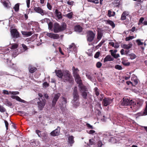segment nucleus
Masks as SVG:
<instances>
[{
    "mask_svg": "<svg viewBox=\"0 0 147 147\" xmlns=\"http://www.w3.org/2000/svg\"><path fill=\"white\" fill-rule=\"evenodd\" d=\"M22 46L24 49L25 50V51H26L28 49V47L25 45L23 44L22 45Z\"/></svg>",
    "mask_w": 147,
    "mask_h": 147,
    "instance_id": "052dcab7",
    "label": "nucleus"
},
{
    "mask_svg": "<svg viewBox=\"0 0 147 147\" xmlns=\"http://www.w3.org/2000/svg\"><path fill=\"white\" fill-rule=\"evenodd\" d=\"M4 123H5V126L6 127V129L7 130L9 125V123L8 122L5 120H4Z\"/></svg>",
    "mask_w": 147,
    "mask_h": 147,
    "instance_id": "864d4df0",
    "label": "nucleus"
},
{
    "mask_svg": "<svg viewBox=\"0 0 147 147\" xmlns=\"http://www.w3.org/2000/svg\"><path fill=\"white\" fill-rule=\"evenodd\" d=\"M5 104L8 106H11L12 105V103L7 99H6L5 101Z\"/></svg>",
    "mask_w": 147,
    "mask_h": 147,
    "instance_id": "4c0bfd02",
    "label": "nucleus"
},
{
    "mask_svg": "<svg viewBox=\"0 0 147 147\" xmlns=\"http://www.w3.org/2000/svg\"><path fill=\"white\" fill-rule=\"evenodd\" d=\"M136 42L138 45H143V43L141 41L140 39H137L136 40Z\"/></svg>",
    "mask_w": 147,
    "mask_h": 147,
    "instance_id": "3c124183",
    "label": "nucleus"
},
{
    "mask_svg": "<svg viewBox=\"0 0 147 147\" xmlns=\"http://www.w3.org/2000/svg\"><path fill=\"white\" fill-rule=\"evenodd\" d=\"M41 136L42 137L40 138L44 140H46L47 139V135L45 133H43L42 134Z\"/></svg>",
    "mask_w": 147,
    "mask_h": 147,
    "instance_id": "f704fd0d",
    "label": "nucleus"
},
{
    "mask_svg": "<svg viewBox=\"0 0 147 147\" xmlns=\"http://www.w3.org/2000/svg\"><path fill=\"white\" fill-rule=\"evenodd\" d=\"M47 35L50 38L53 39H59V36L57 34H55L52 33H47Z\"/></svg>",
    "mask_w": 147,
    "mask_h": 147,
    "instance_id": "f8f14e48",
    "label": "nucleus"
},
{
    "mask_svg": "<svg viewBox=\"0 0 147 147\" xmlns=\"http://www.w3.org/2000/svg\"><path fill=\"white\" fill-rule=\"evenodd\" d=\"M76 48V46L74 43H72L67 48L68 52L69 53L70 52L73 51Z\"/></svg>",
    "mask_w": 147,
    "mask_h": 147,
    "instance_id": "dca6fc26",
    "label": "nucleus"
},
{
    "mask_svg": "<svg viewBox=\"0 0 147 147\" xmlns=\"http://www.w3.org/2000/svg\"><path fill=\"white\" fill-rule=\"evenodd\" d=\"M105 40H102L101 42L97 46V47H101L102 45L105 42Z\"/></svg>",
    "mask_w": 147,
    "mask_h": 147,
    "instance_id": "603ef678",
    "label": "nucleus"
},
{
    "mask_svg": "<svg viewBox=\"0 0 147 147\" xmlns=\"http://www.w3.org/2000/svg\"><path fill=\"white\" fill-rule=\"evenodd\" d=\"M26 3H27V7L28 8H29L30 7V0H26Z\"/></svg>",
    "mask_w": 147,
    "mask_h": 147,
    "instance_id": "e2e57ef3",
    "label": "nucleus"
},
{
    "mask_svg": "<svg viewBox=\"0 0 147 147\" xmlns=\"http://www.w3.org/2000/svg\"><path fill=\"white\" fill-rule=\"evenodd\" d=\"M55 14L56 15L58 20L62 19L63 17L61 13L57 9H56L55 11Z\"/></svg>",
    "mask_w": 147,
    "mask_h": 147,
    "instance_id": "6ab92c4d",
    "label": "nucleus"
},
{
    "mask_svg": "<svg viewBox=\"0 0 147 147\" xmlns=\"http://www.w3.org/2000/svg\"><path fill=\"white\" fill-rule=\"evenodd\" d=\"M28 68L29 71L31 73H34L37 70V69L36 67L31 65H29Z\"/></svg>",
    "mask_w": 147,
    "mask_h": 147,
    "instance_id": "412c9836",
    "label": "nucleus"
},
{
    "mask_svg": "<svg viewBox=\"0 0 147 147\" xmlns=\"http://www.w3.org/2000/svg\"><path fill=\"white\" fill-rule=\"evenodd\" d=\"M102 65V63L100 62H97L96 64V66L97 67L100 68Z\"/></svg>",
    "mask_w": 147,
    "mask_h": 147,
    "instance_id": "49530a36",
    "label": "nucleus"
},
{
    "mask_svg": "<svg viewBox=\"0 0 147 147\" xmlns=\"http://www.w3.org/2000/svg\"><path fill=\"white\" fill-rule=\"evenodd\" d=\"M114 59L112 58L110 55H107L105 58L104 60V62L105 63L107 61H113Z\"/></svg>",
    "mask_w": 147,
    "mask_h": 147,
    "instance_id": "393cba45",
    "label": "nucleus"
},
{
    "mask_svg": "<svg viewBox=\"0 0 147 147\" xmlns=\"http://www.w3.org/2000/svg\"><path fill=\"white\" fill-rule=\"evenodd\" d=\"M43 85L45 87H48L49 86V84L47 82H45L44 83H43Z\"/></svg>",
    "mask_w": 147,
    "mask_h": 147,
    "instance_id": "bf43d9fd",
    "label": "nucleus"
},
{
    "mask_svg": "<svg viewBox=\"0 0 147 147\" xmlns=\"http://www.w3.org/2000/svg\"><path fill=\"white\" fill-rule=\"evenodd\" d=\"M34 10L36 12L42 15H44L43 10L40 7H35Z\"/></svg>",
    "mask_w": 147,
    "mask_h": 147,
    "instance_id": "2eb2a0df",
    "label": "nucleus"
},
{
    "mask_svg": "<svg viewBox=\"0 0 147 147\" xmlns=\"http://www.w3.org/2000/svg\"><path fill=\"white\" fill-rule=\"evenodd\" d=\"M61 94L60 93H58L55 94L53 97V100L52 102V106L53 107H54L56 104L57 102L60 97Z\"/></svg>",
    "mask_w": 147,
    "mask_h": 147,
    "instance_id": "1a4fd4ad",
    "label": "nucleus"
},
{
    "mask_svg": "<svg viewBox=\"0 0 147 147\" xmlns=\"http://www.w3.org/2000/svg\"><path fill=\"white\" fill-rule=\"evenodd\" d=\"M86 126L89 128L92 129H93V127L89 123H87L86 124Z\"/></svg>",
    "mask_w": 147,
    "mask_h": 147,
    "instance_id": "13d9d810",
    "label": "nucleus"
},
{
    "mask_svg": "<svg viewBox=\"0 0 147 147\" xmlns=\"http://www.w3.org/2000/svg\"><path fill=\"white\" fill-rule=\"evenodd\" d=\"M61 128L59 126H58L57 128L55 130L52 131L51 133V134L53 136H58L60 133Z\"/></svg>",
    "mask_w": 147,
    "mask_h": 147,
    "instance_id": "9b49d317",
    "label": "nucleus"
},
{
    "mask_svg": "<svg viewBox=\"0 0 147 147\" xmlns=\"http://www.w3.org/2000/svg\"><path fill=\"white\" fill-rule=\"evenodd\" d=\"M97 144L98 147H101L102 145V142L100 141L98 142Z\"/></svg>",
    "mask_w": 147,
    "mask_h": 147,
    "instance_id": "0e129e2a",
    "label": "nucleus"
},
{
    "mask_svg": "<svg viewBox=\"0 0 147 147\" xmlns=\"http://www.w3.org/2000/svg\"><path fill=\"white\" fill-rule=\"evenodd\" d=\"M115 68L117 69L121 70L122 69V67L119 65H116L115 66Z\"/></svg>",
    "mask_w": 147,
    "mask_h": 147,
    "instance_id": "09e8293b",
    "label": "nucleus"
},
{
    "mask_svg": "<svg viewBox=\"0 0 147 147\" xmlns=\"http://www.w3.org/2000/svg\"><path fill=\"white\" fill-rule=\"evenodd\" d=\"M100 54V53L99 51L96 52L94 56V58H98L99 57Z\"/></svg>",
    "mask_w": 147,
    "mask_h": 147,
    "instance_id": "de8ad7c7",
    "label": "nucleus"
},
{
    "mask_svg": "<svg viewBox=\"0 0 147 147\" xmlns=\"http://www.w3.org/2000/svg\"><path fill=\"white\" fill-rule=\"evenodd\" d=\"M12 98L15 99L17 100L24 103H26V101L21 99L19 96H11Z\"/></svg>",
    "mask_w": 147,
    "mask_h": 147,
    "instance_id": "5701e85b",
    "label": "nucleus"
},
{
    "mask_svg": "<svg viewBox=\"0 0 147 147\" xmlns=\"http://www.w3.org/2000/svg\"><path fill=\"white\" fill-rule=\"evenodd\" d=\"M73 99L72 100V103L74 106L76 107L78 106L79 104V95L78 90L76 87H75L73 93Z\"/></svg>",
    "mask_w": 147,
    "mask_h": 147,
    "instance_id": "7ed1b4c3",
    "label": "nucleus"
},
{
    "mask_svg": "<svg viewBox=\"0 0 147 147\" xmlns=\"http://www.w3.org/2000/svg\"><path fill=\"white\" fill-rule=\"evenodd\" d=\"M36 133L38 135L39 137H42V134H41V131L38 130H36L35 131Z\"/></svg>",
    "mask_w": 147,
    "mask_h": 147,
    "instance_id": "a19ab883",
    "label": "nucleus"
},
{
    "mask_svg": "<svg viewBox=\"0 0 147 147\" xmlns=\"http://www.w3.org/2000/svg\"><path fill=\"white\" fill-rule=\"evenodd\" d=\"M11 34L13 38H17L20 37V34L16 29H13L10 31Z\"/></svg>",
    "mask_w": 147,
    "mask_h": 147,
    "instance_id": "9d476101",
    "label": "nucleus"
},
{
    "mask_svg": "<svg viewBox=\"0 0 147 147\" xmlns=\"http://www.w3.org/2000/svg\"><path fill=\"white\" fill-rule=\"evenodd\" d=\"M114 47L115 49H117L119 47V45L117 42L115 43V45H114Z\"/></svg>",
    "mask_w": 147,
    "mask_h": 147,
    "instance_id": "774afa93",
    "label": "nucleus"
},
{
    "mask_svg": "<svg viewBox=\"0 0 147 147\" xmlns=\"http://www.w3.org/2000/svg\"><path fill=\"white\" fill-rule=\"evenodd\" d=\"M134 38L133 36H129L128 37H127L125 38V40L126 41H128L131 39H132Z\"/></svg>",
    "mask_w": 147,
    "mask_h": 147,
    "instance_id": "a18cd8bd",
    "label": "nucleus"
},
{
    "mask_svg": "<svg viewBox=\"0 0 147 147\" xmlns=\"http://www.w3.org/2000/svg\"><path fill=\"white\" fill-rule=\"evenodd\" d=\"M6 111L5 109L3 106L0 105V111L1 113H3Z\"/></svg>",
    "mask_w": 147,
    "mask_h": 147,
    "instance_id": "ea45409f",
    "label": "nucleus"
},
{
    "mask_svg": "<svg viewBox=\"0 0 147 147\" xmlns=\"http://www.w3.org/2000/svg\"><path fill=\"white\" fill-rule=\"evenodd\" d=\"M18 47V45L16 43L13 44L11 45L10 48L12 49H14L17 48Z\"/></svg>",
    "mask_w": 147,
    "mask_h": 147,
    "instance_id": "72a5a7b5",
    "label": "nucleus"
},
{
    "mask_svg": "<svg viewBox=\"0 0 147 147\" xmlns=\"http://www.w3.org/2000/svg\"><path fill=\"white\" fill-rule=\"evenodd\" d=\"M74 30L76 31L80 32L82 31V28L80 25H77L75 26Z\"/></svg>",
    "mask_w": 147,
    "mask_h": 147,
    "instance_id": "a878e982",
    "label": "nucleus"
},
{
    "mask_svg": "<svg viewBox=\"0 0 147 147\" xmlns=\"http://www.w3.org/2000/svg\"><path fill=\"white\" fill-rule=\"evenodd\" d=\"M95 112L96 114L98 115H101V111L98 109H96L95 110Z\"/></svg>",
    "mask_w": 147,
    "mask_h": 147,
    "instance_id": "c03bdc74",
    "label": "nucleus"
},
{
    "mask_svg": "<svg viewBox=\"0 0 147 147\" xmlns=\"http://www.w3.org/2000/svg\"><path fill=\"white\" fill-rule=\"evenodd\" d=\"M94 90L96 95L97 96H98L99 94V93L98 90V88L97 87H96L94 89Z\"/></svg>",
    "mask_w": 147,
    "mask_h": 147,
    "instance_id": "37998d69",
    "label": "nucleus"
},
{
    "mask_svg": "<svg viewBox=\"0 0 147 147\" xmlns=\"http://www.w3.org/2000/svg\"><path fill=\"white\" fill-rule=\"evenodd\" d=\"M132 46L131 44L129 43L128 45L123 44L122 47L125 49H129L131 48Z\"/></svg>",
    "mask_w": 147,
    "mask_h": 147,
    "instance_id": "c85d7f7f",
    "label": "nucleus"
},
{
    "mask_svg": "<svg viewBox=\"0 0 147 147\" xmlns=\"http://www.w3.org/2000/svg\"><path fill=\"white\" fill-rule=\"evenodd\" d=\"M46 100L44 98H38L37 102L38 109L40 110H42L46 105Z\"/></svg>",
    "mask_w": 147,
    "mask_h": 147,
    "instance_id": "423d86ee",
    "label": "nucleus"
},
{
    "mask_svg": "<svg viewBox=\"0 0 147 147\" xmlns=\"http://www.w3.org/2000/svg\"><path fill=\"white\" fill-rule=\"evenodd\" d=\"M86 91L81 92L82 96L84 99H86L87 98V93Z\"/></svg>",
    "mask_w": 147,
    "mask_h": 147,
    "instance_id": "7c9ffc66",
    "label": "nucleus"
},
{
    "mask_svg": "<svg viewBox=\"0 0 147 147\" xmlns=\"http://www.w3.org/2000/svg\"><path fill=\"white\" fill-rule=\"evenodd\" d=\"M88 2L94 3L97 4L99 3V0H87Z\"/></svg>",
    "mask_w": 147,
    "mask_h": 147,
    "instance_id": "58836bf2",
    "label": "nucleus"
},
{
    "mask_svg": "<svg viewBox=\"0 0 147 147\" xmlns=\"http://www.w3.org/2000/svg\"><path fill=\"white\" fill-rule=\"evenodd\" d=\"M9 55L6 54L3 55V57H2V59L3 60H6L7 61V62L9 59Z\"/></svg>",
    "mask_w": 147,
    "mask_h": 147,
    "instance_id": "473e14b6",
    "label": "nucleus"
},
{
    "mask_svg": "<svg viewBox=\"0 0 147 147\" xmlns=\"http://www.w3.org/2000/svg\"><path fill=\"white\" fill-rule=\"evenodd\" d=\"M9 93L12 94L16 95V94H19V92H18L16 91V92H11L9 91Z\"/></svg>",
    "mask_w": 147,
    "mask_h": 147,
    "instance_id": "5fc2aeb1",
    "label": "nucleus"
},
{
    "mask_svg": "<svg viewBox=\"0 0 147 147\" xmlns=\"http://www.w3.org/2000/svg\"><path fill=\"white\" fill-rule=\"evenodd\" d=\"M145 103L146 107L144 110L138 113L137 115L138 116H141L147 115V101L145 102Z\"/></svg>",
    "mask_w": 147,
    "mask_h": 147,
    "instance_id": "4468645a",
    "label": "nucleus"
},
{
    "mask_svg": "<svg viewBox=\"0 0 147 147\" xmlns=\"http://www.w3.org/2000/svg\"><path fill=\"white\" fill-rule=\"evenodd\" d=\"M128 56L130 57V59H134L136 57V56L133 53L129 54Z\"/></svg>",
    "mask_w": 147,
    "mask_h": 147,
    "instance_id": "2f4dec72",
    "label": "nucleus"
},
{
    "mask_svg": "<svg viewBox=\"0 0 147 147\" xmlns=\"http://www.w3.org/2000/svg\"><path fill=\"white\" fill-rule=\"evenodd\" d=\"M63 76L64 82H68L69 83H71L74 81L72 76L68 71H66L63 72Z\"/></svg>",
    "mask_w": 147,
    "mask_h": 147,
    "instance_id": "20e7f679",
    "label": "nucleus"
},
{
    "mask_svg": "<svg viewBox=\"0 0 147 147\" xmlns=\"http://www.w3.org/2000/svg\"><path fill=\"white\" fill-rule=\"evenodd\" d=\"M72 15L73 13L72 12H71L66 15V17L70 19L72 18Z\"/></svg>",
    "mask_w": 147,
    "mask_h": 147,
    "instance_id": "79ce46f5",
    "label": "nucleus"
},
{
    "mask_svg": "<svg viewBox=\"0 0 147 147\" xmlns=\"http://www.w3.org/2000/svg\"><path fill=\"white\" fill-rule=\"evenodd\" d=\"M115 14V11H112L111 10H109L108 11L107 16L109 17H111L112 16H114Z\"/></svg>",
    "mask_w": 147,
    "mask_h": 147,
    "instance_id": "cd10ccee",
    "label": "nucleus"
},
{
    "mask_svg": "<svg viewBox=\"0 0 147 147\" xmlns=\"http://www.w3.org/2000/svg\"><path fill=\"white\" fill-rule=\"evenodd\" d=\"M44 21L45 22H46L48 24H49V23L50 22H51L50 21V20L49 19L47 18H45L44 19Z\"/></svg>",
    "mask_w": 147,
    "mask_h": 147,
    "instance_id": "69168bd1",
    "label": "nucleus"
},
{
    "mask_svg": "<svg viewBox=\"0 0 147 147\" xmlns=\"http://www.w3.org/2000/svg\"><path fill=\"white\" fill-rule=\"evenodd\" d=\"M102 35L101 33H99L98 34L97 38L99 40H100L102 38Z\"/></svg>",
    "mask_w": 147,
    "mask_h": 147,
    "instance_id": "8fccbe9b",
    "label": "nucleus"
},
{
    "mask_svg": "<svg viewBox=\"0 0 147 147\" xmlns=\"http://www.w3.org/2000/svg\"><path fill=\"white\" fill-rule=\"evenodd\" d=\"M48 28L49 30H52L53 28V23L52 22H50L48 24Z\"/></svg>",
    "mask_w": 147,
    "mask_h": 147,
    "instance_id": "c9c22d12",
    "label": "nucleus"
},
{
    "mask_svg": "<svg viewBox=\"0 0 147 147\" xmlns=\"http://www.w3.org/2000/svg\"><path fill=\"white\" fill-rule=\"evenodd\" d=\"M62 101L61 102V103L60 104H59V105H60V107H64V106L65 107H66V104L67 103V100L66 98H65L64 97H62Z\"/></svg>",
    "mask_w": 147,
    "mask_h": 147,
    "instance_id": "b1692460",
    "label": "nucleus"
},
{
    "mask_svg": "<svg viewBox=\"0 0 147 147\" xmlns=\"http://www.w3.org/2000/svg\"><path fill=\"white\" fill-rule=\"evenodd\" d=\"M128 15L127 12L125 11L123 12L121 16V19L123 20H125L126 19V16Z\"/></svg>",
    "mask_w": 147,
    "mask_h": 147,
    "instance_id": "bb28decb",
    "label": "nucleus"
},
{
    "mask_svg": "<svg viewBox=\"0 0 147 147\" xmlns=\"http://www.w3.org/2000/svg\"><path fill=\"white\" fill-rule=\"evenodd\" d=\"M79 82H77L79 84L78 87L80 89V91H87V90L86 86H84L82 84V80H81V82L78 81Z\"/></svg>",
    "mask_w": 147,
    "mask_h": 147,
    "instance_id": "ddd939ff",
    "label": "nucleus"
},
{
    "mask_svg": "<svg viewBox=\"0 0 147 147\" xmlns=\"http://www.w3.org/2000/svg\"><path fill=\"white\" fill-rule=\"evenodd\" d=\"M104 21L106 24H108L111 26L112 28L115 27V24L113 21L110 20H105Z\"/></svg>",
    "mask_w": 147,
    "mask_h": 147,
    "instance_id": "aec40b11",
    "label": "nucleus"
},
{
    "mask_svg": "<svg viewBox=\"0 0 147 147\" xmlns=\"http://www.w3.org/2000/svg\"><path fill=\"white\" fill-rule=\"evenodd\" d=\"M74 138L72 136H69L68 138V142L71 146H72L74 142Z\"/></svg>",
    "mask_w": 147,
    "mask_h": 147,
    "instance_id": "4be33fe9",
    "label": "nucleus"
},
{
    "mask_svg": "<svg viewBox=\"0 0 147 147\" xmlns=\"http://www.w3.org/2000/svg\"><path fill=\"white\" fill-rule=\"evenodd\" d=\"M122 64L124 66H128L130 65L129 62H127V60L126 57H123L121 59Z\"/></svg>",
    "mask_w": 147,
    "mask_h": 147,
    "instance_id": "a211bd4d",
    "label": "nucleus"
},
{
    "mask_svg": "<svg viewBox=\"0 0 147 147\" xmlns=\"http://www.w3.org/2000/svg\"><path fill=\"white\" fill-rule=\"evenodd\" d=\"M66 28L67 25L65 23H63L60 25L58 23L56 22L53 25V31L54 33H57L64 31Z\"/></svg>",
    "mask_w": 147,
    "mask_h": 147,
    "instance_id": "f03ea898",
    "label": "nucleus"
},
{
    "mask_svg": "<svg viewBox=\"0 0 147 147\" xmlns=\"http://www.w3.org/2000/svg\"><path fill=\"white\" fill-rule=\"evenodd\" d=\"M67 3L68 5L72 6L74 3V2L73 1H70L69 0L67 1Z\"/></svg>",
    "mask_w": 147,
    "mask_h": 147,
    "instance_id": "4d7b16f0",
    "label": "nucleus"
},
{
    "mask_svg": "<svg viewBox=\"0 0 147 147\" xmlns=\"http://www.w3.org/2000/svg\"><path fill=\"white\" fill-rule=\"evenodd\" d=\"M144 18H141L139 21V24H140L141 23H142L143 21L144 20Z\"/></svg>",
    "mask_w": 147,
    "mask_h": 147,
    "instance_id": "338daca9",
    "label": "nucleus"
},
{
    "mask_svg": "<svg viewBox=\"0 0 147 147\" xmlns=\"http://www.w3.org/2000/svg\"><path fill=\"white\" fill-rule=\"evenodd\" d=\"M47 8L50 10H51L52 8V6L49 2H48L47 4Z\"/></svg>",
    "mask_w": 147,
    "mask_h": 147,
    "instance_id": "6e6d98bb",
    "label": "nucleus"
},
{
    "mask_svg": "<svg viewBox=\"0 0 147 147\" xmlns=\"http://www.w3.org/2000/svg\"><path fill=\"white\" fill-rule=\"evenodd\" d=\"M95 142L93 139H90L89 140V143L88 144V145L90 146L93 145H94Z\"/></svg>",
    "mask_w": 147,
    "mask_h": 147,
    "instance_id": "e433bc0d",
    "label": "nucleus"
},
{
    "mask_svg": "<svg viewBox=\"0 0 147 147\" xmlns=\"http://www.w3.org/2000/svg\"><path fill=\"white\" fill-rule=\"evenodd\" d=\"M55 73L57 77L60 78H62V77L63 76V73L61 70H55Z\"/></svg>",
    "mask_w": 147,
    "mask_h": 147,
    "instance_id": "f3484780",
    "label": "nucleus"
},
{
    "mask_svg": "<svg viewBox=\"0 0 147 147\" xmlns=\"http://www.w3.org/2000/svg\"><path fill=\"white\" fill-rule=\"evenodd\" d=\"M86 38L87 40L91 42L92 41L94 38L95 34L93 31L91 30H88L86 32Z\"/></svg>",
    "mask_w": 147,
    "mask_h": 147,
    "instance_id": "0eeeda50",
    "label": "nucleus"
},
{
    "mask_svg": "<svg viewBox=\"0 0 147 147\" xmlns=\"http://www.w3.org/2000/svg\"><path fill=\"white\" fill-rule=\"evenodd\" d=\"M113 101V98L111 99L109 97H105L102 102V105L105 107H107Z\"/></svg>",
    "mask_w": 147,
    "mask_h": 147,
    "instance_id": "6e6552de",
    "label": "nucleus"
},
{
    "mask_svg": "<svg viewBox=\"0 0 147 147\" xmlns=\"http://www.w3.org/2000/svg\"><path fill=\"white\" fill-rule=\"evenodd\" d=\"M3 92L4 94H7V95H8L9 94H10L9 93V92H8V91H7V90H3Z\"/></svg>",
    "mask_w": 147,
    "mask_h": 147,
    "instance_id": "680f3d73",
    "label": "nucleus"
},
{
    "mask_svg": "<svg viewBox=\"0 0 147 147\" xmlns=\"http://www.w3.org/2000/svg\"><path fill=\"white\" fill-rule=\"evenodd\" d=\"M20 3L16 4L13 7V9L16 12H17L19 10Z\"/></svg>",
    "mask_w": 147,
    "mask_h": 147,
    "instance_id": "c756f323",
    "label": "nucleus"
},
{
    "mask_svg": "<svg viewBox=\"0 0 147 147\" xmlns=\"http://www.w3.org/2000/svg\"><path fill=\"white\" fill-rule=\"evenodd\" d=\"M73 74L77 82H79L78 81L81 82V78L78 74L79 71L78 68H76L74 66H73L72 68Z\"/></svg>",
    "mask_w": 147,
    "mask_h": 147,
    "instance_id": "39448f33",
    "label": "nucleus"
},
{
    "mask_svg": "<svg viewBox=\"0 0 147 147\" xmlns=\"http://www.w3.org/2000/svg\"><path fill=\"white\" fill-rule=\"evenodd\" d=\"M121 105L122 106H131L130 108L135 110L138 109L142 105V102L140 101H136L134 100H130L127 98H124L122 100Z\"/></svg>",
    "mask_w": 147,
    "mask_h": 147,
    "instance_id": "f257e3e1",
    "label": "nucleus"
}]
</instances>
